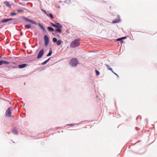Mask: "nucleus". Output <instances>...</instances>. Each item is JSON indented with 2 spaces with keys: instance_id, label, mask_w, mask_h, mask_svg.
<instances>
[{
  "instance_id": "nucleus-9",
  "label": "nucleus",
  "mask_w": 157,
  "mask_h": 157,
  "mask_svg": "<svg viewBox=\"0 0 157 157\" xmlns=\"http://www.w3.org/2000/svg\"><path fill=\"white\" fill-rule=\"evenodd\" d=\"M28 64H23L19 65L18 67L20 68H22L25 67Z\"/></svg>"
},
{
  "instance_id": "nucleus-13",
  "label": "nucleus",
  "mask_w": 157,
  "mask_h": 157,
  "mask_svg": "<svg viewBox=\"0 0 157 157\" xmlns=\"http://www.w3.org/2000/svg\"><path fill=\"white\" fill-rule=\"evenodd\" d=\"M62 43V41L61 40H59L56 42V44L57 45H60Z\"/></svg>"
},
{
  "instance_id": "nucleus-31",
  "label": "nucleus",
  "mask_w": 157,
  "mask_h": 157,
  "mask_svg": "<svg viewBox=\"0 0 157 157\" xmlns=\"http://www.w3.org/2000/svg\"><path fill=\"white\" fill-rule=\"evenodd\" d=\"M0 57H1V56H0Z\"/></svg>"
},
{
  "instance_id": "nucleus-17",
  "label": "nucleus",
  "mask_w": 157,
  "mask_h": 157,
  "mask_svg": "<svg viewBox=\"0 0 157 157\" xmlns=\"http://www.w3.org/2000/svg\"><path fill=\"white\" fill-rule=\"evenodd\" d=\"M25 27H27L29 29L31 28V25L30 24H28L26 25H25Z\"/></svg>"
},
{
  "instance_id": "nucleus-8",
  "label": "nucleus",
  "mask_w": 157,
  "mask_h": 157,
  "mask_svg": "<svg viewBox=\"0 0 157 157\" xmlns=\"http://www.w3.org/2000/svg\"><path fill=\"white\" fill-rule=\"evenodd\" d=\"M4 3L7 7H10L11 6V5H10V3L7 1H6L4 2Z\"/></svg>"
},
{
  "instance_id": "nucleus-10",
  "label": "nucleus",
  "mask_w": 157,
  "mask_h": 157,
  "mask_svg": "<svg viewBox=\"0 0 157 157\" xmlns=\"http://www.w3.org/2000/svg\"><path fill=\"white\" fill-rule=\"evenodd\" d=\"M38 25L39 26V27L42 29L44 31V32H46V29L44 27V26H43L40 23H39L38 24Z\"/></svg>"
},
{
  "instance_id": "nucleus-18",
  "label": "nucleus",
  "mask_w": 157,
  "mask_h": 157,
  "mask_svg": "<svg viewBox=\"0 0 157 157\" xmlns=\"http://www.w3.org/2000/svg\"><path fill=\"white\" fill-rule=\"evenodd\" d=\"M52 50H51L49 51V52L48 54L47 55V56H51V55H52Z\"/></svg>"
},
{
  "instance_id": "nucleus-25",
  "label": "nucleus",
  "mask_w": 157,
  "mask_h": 157,
  "mask_svg": "<svg viewBox=\"0 0 157 157\" xmlns=\"http://www.w3.org/2000/svg\"><path fill=\"white\" fill-rule=\"evenodd\" d=\"M9 19V21H12V20H14V19H13V18H9L8 19Z\"/></svg>"
},
{
  "instance_id": "nucleus-1",
  "label": "nucleus",
  "mask_w": 157,
  "mask_h": 157,
  "mask_svg": "<svg viewBox=\"0 0 157 157\" xmlns=\"http://www.w3.org/2000/svg\"><path fill=\"white\" fill-rule=\"evenodd\" d=\"M52 26L54 27L57 28V29L55 30V32L57 33H60L62 31L61 28H62V26L58 23H57L56 24L51 23Z\"/></svg>"
},
{
  "instance_id": "nucleus-29",
  "label": "nucleus",
  "mask_w": 157,
  "mask_h": 157,
  "mask_svg": "<svg viewBox=\"0 0 157 157\" xmlns=\"http://www.w3.org/2000/svg\"><path fill=\"white\" fill-rule=\"evenodd\" d=\"M121 38V39H124L126 38V37H122Z\"/></svg>"
},
{
  "instance_id": "nucleus-28",
  "label": "nucleus",
  "mask_w": 157,
  "mask_h": 157,
  "mask_svg": "<svg viewBox=\"0 0 157 157\" xmlns=\"http://www.w3.org/2000/svg\"><path fill=\"white\" fill-rule=\"evenodd\" d=\"M114 73L115 75L117 76V77L118 76V75L116 74V73H115L114 72V73Z\"/></svg>"
},
{
  "instance_id": "nucleus-15",
  "label": "nucleus",
  "mask_w": 157,
  "mask_h": 157,
  "mask_svg": "<svg viewBox=\"0 0 157 157\" xmlns=\"http://www.w3.org/2000/svg\"><path fill=\"white\" fill-rule=\"evenodd\" d=\"M9 21L8 19H4L2 20V23L6 22Z\"/></svg>"
},
{
  "instance_id": "nucleus-24",
  "label": "nucleus",
  "mask_w": 157,
  "mask_h": 157,
  "mask_svg": "<svg viewBox=\"0 0 157 157\" xmlns=\"http://www.w3.org/2000/svg\"><path fill=\"white\" fill-rule=\"evenodd\" d=\"M17 11L18 12H23V11L22 10H17Z\"/></svg>"
},
{
  "instance_id": "nucleus-7",
  "label": "nucleus",
  "mask_w": 157,
  "mask_h": 157,
  "mask_svg": "<svg viewBox=\"0 0 157 157\" xmlns=\"http://www.w3.org/2000/svg\"><path fill=\"white\" fill-rule=\"evenodd\" d=\"M24 19L26 21L30 22L33 23V24L36 25V23L33 21L29 19L28 18L25 17Z\"/></svg>"
},
{
  "instance_id": "nucleus-21",
  "label": "nucleus",
  "mask_w": 157,
  "mask_h": 157,
  "mask_svg": "<svg viewBox=\"0 0 157 157\" xmlns=\"http://www.w3.org/2000/svg\"><path fill=\"white\" fill-rule=\"evenodd\" d=\"M49 15L52 19H53L54 18V17L52 14L50 13Z\"/></svg>"
},
{
  "instance_id": "nucleus-14",
  "label": "nucleus",
  "mask_w": 157,
  "mask_h": 157,
  "mask_svg": "<svg viewBox=\"0 0 157 157\" xmlns=\"http://www.w3.org/2000/svg\"><path fill=\"white\" fill-rule=\"evenodd\" d=\"M2 64H8L10 63L9 62L6 61L2 60Z\"/></svg>"
},
{
  "instance_id": "nucleus-3",
  "label": "nucleus",
  "mask_w": 157,
  "mask_h": 157,
  "mask_svg": "<svg viewBox=\"0 0 157 157\" xmlns=\"http://www.w3.org/2000/svg\"><path fill=\"white\" fill-rule=\"evenodd\" d=\"M71 65L73 67L75 66L78 63V61L77 59L74 58L71 59L70 61Z\"/></svg>"
},
{
  "instance_id": "nucleus-4",
  "label": "nucleus",
  "mask_w": 157,
  "mask_h": 157,
  "mask_svg": "<svg viewBox=\"0 0 157 157\" xmlns=\"http://www.w3.org/2000/svg\"><path fill=\"white\" fill-rule=\"evenodd\" d=\"M12 110V108L11 107H9L6 111V117H9L11 116V111Z\"/></svg>"
},
{
  "instance_id": "nucleus-23",
  "label": "nucleus",
  "mask_w": 157,
  "mask_h": 157,
  "mask_svg": "<svg viewBox=\"0 0 157 157\" xmlns=\"http://www.w3.org/2000/svg\"><path fill=\"white\" fill-rule=\"evenodd\" d=\"M49 59H47V60L45 61H44V62L43 63L44 64H45L46 63L48 62V60H49Z\"/></svg>"
},
{
  "instance_id": "nucleus-20",
  "label": "nucleus",
  "mask_w": 157,
  "mask_h": 157,
  "mask_svg": "<svg viewBox=\"0 0 157 157\" xmlns=\"http://www.w3.org/2000/svg\"><path fill=\"white\" fill-rule=\"evenodd\" d=\"M95 73L97 76H98L99 75V72L97 70H95Z\"/></svg>"
},
{
  "instance_id": "nucleus-2",
  "label": "nucleus",
  "mask_w": 157,
  "mask_h": 157,
  "mask_svg": "<svg viewBox=\"0 0 157 157\" xmlns=\"http://www.w3.org/2000/svg\"><path fill=\"white\" fill-rule=\"evenodd\" d=\"M80 39H76L73 40L71 44V47L72 48L77 47L80 45Z\"/></svg>"
},
{
  "instance_id": "nucleus-27",
  "label": "nucleus",
  "mask_w": 157,
  "mask_h": 157,
  "mask_svg": "<svg viewBox=\"0 0 157 157\" xmlns=\"http://www.w3.org/2000/svg\"><path fill=\"white\" fill-rule=\"evenodd\" d=\"M121 40V38H119V39H117V40L120 41V40Z\"/></svg>"
},
{
  "instance_id": "nucleus-6",
  "label": "nucleus",
  "mask_w": 157,
  "mask_h": 157,
  "mask_svg": "<svg viewBox=\"0 0 157 157\" xmlns=\"http://www.w3.org/2000/svg\"><path fill=\"white\" fill-rule=\"evenodd\" d=\"M44 51L43 49H41L40 51V52H39L38 54L37 57V58L38 59H39L41 58V57H42V56H43V55L44 54Z\"/></svg>"
},
{
  "instance_id": "nucleus-16",
  "label": "nucleus",
  "mask_w": 157,
  "mask_h": 157,
  "mask_svg": "<svg viewBox=\"0 0 157 157\" xmlns=\"http://www.w3.org/2000/svg\"><path fill=\"white\" fill-rule=\"evenodd\" d=\"M12 132L14 134H17L18 133L17 131L15 129L13 130Z\"/></svg>"
},
{
  "instance_id": "nucleus-19",
  "label": "nucleus",
  "mask_w": 157,
  "mask_h": 157,
  "mask_svg": "<svg viewBox=\"0 0 157 157\" xmlns=\"http://www.w3.org/2000/svg\"><path fill=\"white\" fill-rule=\"evenodd\" d=\"M52 41L54 42H56L57 41V40L56 38H53L52 39Z\"/></svg>"
},
{
  "instance_id": "nucleus-30",
  "label": "nucleus",
  "mask_w": 157,
  "mask_h": 157,
  "mask_svg": "<svg viewBox=\"0 0 157 157\" xmlns=\"http://www.w3.org/2000/svg\"><path fill=\"white\" fill-rule=\"evenodd\" d=\"M21 35H22V33L21 32Z\"/></svg>"
},
{
  "instance_id": "nucleus-26",
  "label": "nucleus",
  "mask_w": 157,
  "mask_h": 157,
  "mask_svg": "<svg viewBox=\"0 0 157 157\" xmlns=\"http://www.w3.org/2000/svg\"><path fill=\"white\" fill-rule=\"evenodd\" d=\"M2 65V60L0 61V65Z\"/></svg>"
},
{
  "instance_id": "nucleus-22",
  "label": "nucleus",
  "mask_w": 157,
  "mask_h": 157,
  "mask_svg": "<svg viewBox=\"0 0 157 157\" xmlns=\"http://www.w3.org/2000/svg\"><path fill=\"white\" fill-rule=\"evenodd\" d=\"M16 15V13H14V12L10 14V15L12 16H13V15Z\"/></svg>"
},
{
  "instance_id": "nucleus-11",
  "label": "nucleus",
  "mask_w": 157,
  "mask_h": 157,
  "mask_svg": "<svg viewBox=\"0 0 157 157\" xmlns=\"http://www.w3.org/2000/svg\"><path fill=\"white\" fill-rule=\"evenodd\" d=\"M105 65L106 66L107 68V69L109 70H110L111 71L113 72V73H114V71H113V70L111 68L110 66L107 64H105Z\"/></svg>"
},
{
  "instance_id": "nucleus-5",
  "label": "nucleus",
  "mask_w": 157,
  "mask_h": 157,
  "mask_svg": "<svg viewBox=\"0 0 157 157\" xmlns=\"http://www.w3.org/2000/svg\"><path fill=\"white\" fill-rule=\"evenodd\" d=\"M44 41L45 45L46 46L48 45L49 42V39L48 36L47 35L44 36Z\"/></svg>"
},
{
  "instance_id": "nucleus-12",
  "label": "nucleus",
  "mask_w": 157,
  "mask_h": 157,
  "mask_svg": "<svg viewBox=\"0 0 157 157\" xmlns=\"http://www.w3.org/2000/svg\"><path fill=\"white\" fill-rule=\"evenodd\" d=\"M47 29L49 31L51 32H53L54 31V29L51 27H48L47 28Z\"/></svg>"
}]
</instances>
